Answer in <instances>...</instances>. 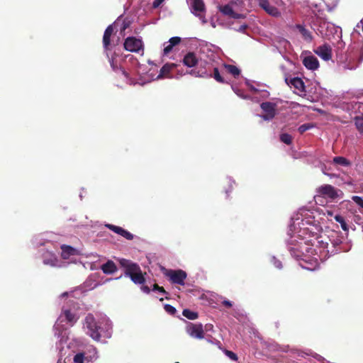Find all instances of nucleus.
I'll list each match as a JSON object with an SVG mask.
<instances>
[{"instance_id": "nucleus-26", "label": "nucleus", "mask_w": 363, "mask_h": 363, "mask_svg": "<svg viewBox=\"0 0 363 363\" xmlns=\"http://www.w3.org/2000/svg\"><path fill=\"white\" fill-rule=\"evenodd\" d=\"M216 81L219 83H225L224 78L220 74L219 70L218 67L213 68L212 77Z\"/></svg>"}, {"instance_id": "nucleus-51", "label": "nucleus", "mask_w": 363, "mask_h": 363, "mask_svg": "<svg viewBox=\"0 0 363 363\" xmlns=\"http://www.w3.org/2000/svg\"><path fill=\"white\" fill-rule=\"evenodd\" d=\"M176 363H179V362H176Z\"/></svg>"}, {"instance_id": "nucleus-16", "label": "nucleus", "mask_w": 363, "mask_h": 363, "mask_svg": "<svg viewBox=\"0 0 363 363\" xmlns=\"http://www.w3.org/2000/svg\"><path fill=\"white\" fill-rule=\"evenodd\" d=\"M199 62L198 58L196 57L194 52H188L183 59V63L188 67H195Z\"/></svg>"}, {"instance_id": "nucleus-18", "label": "nucleus", "mask_w": 363, "mask_h": 363, "mask_svg": "<svg viewBox=\"0 0 363 363\" xmlns=\"http://www.w3.org/2000/svg\"><path fill=\"white\" fill-rule=\"evenodd\" d=\"M61 257L64 259H67L71 256L77 255L78 254L77 250L69 245H63L61 246Z\"/></svg>"}, {"instance_id": "nucleus-34", "label": "nucleus", "mask_w": 363, "mask_h": 363, "mask_svg": "<svg viewBox=\"0 0 363 363\" xmlns=\"http://www.w3.org/2000/svg\"><path fill=\"white\" fill-rule=\"evenodd\" d=\"M225 354L232 360L237 361L238 360V356L235 353H234L232 351L225 350Z\"/></svg>"}, {"instance_id": "nucleus-37", "label": "nucleus", "mask_w": 363, "mask_h": 363, "mask_svg": "<svg viewBox=\"0 0 363 363\" xmlns=\"http://www.w3.org/2000/svg\"><path fill=\"white\" fill-rule=\"evenodd\" d=\"M84 355L82 354H77L74 357V361L77 363H83Z\"/></svg>"}, {"instance_id": "nucleus-11", "label": "nucleus", "mask_w": 363, "mask_h": 363, "mask_svg": "<svg viewBox=\"0 0 363 363\" xmlns=\"http://www.w3.org/2000/svg\"><path fill=\"white\" fill-rule=\"evenodd\" d=\"M106 227L109 230H112L115 233L121 235L128 240H132L133 239V235L128 232V230L123 229V228L117 225H114L113 224H106Z\"/></svg>"}, {"instance_id": "nucleus-9", "label": "nucleus", "mask_w": 363, "mask_h": 363, "mask_svg": "<svg viewBox=\"0 0 363 363\" xmlns=\"http://www.w3.org/2000/svg\"><path fill=\"white\" fill-rule=\"evenodd\" d=\"M260 7H262L268 14L274 17H278L281 16V13L279 9L269 4L268 0H257Z\"/></svg>"}, {"instance_id": "nucleus-7", "label": "nucleus", "mask_w": 363, "mask_h": 363, "mask_svg": "<svg viewBox=\"0 0 363 363\" xmlns=\"http://www.w3.org/2000/svg\"><path fill=\"white\" fill-rule=\"evenodd\" d=\"M277 105L275 103L265 101L260 104V108L264 112V114L262 118L264 121H271L277 115Z\"/></svg>"}, {"instance_id": "nucleus-42", "label": "nucleus", "mask_w": 363, "mask_h": 363, "mask_svg": "<svg viewBox=\"0 0 363 363\" xmlns=\"http://www.w3.org/2000/svg\"><path fill=\"white\" fill-rule=\"evenodd\" d=\"M141 290L145 294H150L151 291L149 286L144 285L141 286Z\"/></svg>"}, {"instance_id": "nucleus-8", "label": "nucleus", "mask_w": 363, "mask_h": 363, "mask_svg": "<svg viewBox=\"0 0 363 363\" xmlns=\"http://www.w3.org/2000/svg\"><path fill=\"white\" fill-rule=\"evenodd\" d=\"M187 332L191 337L198 339H202L204 336L202 324L189 323L187 327Z\"/></svg>"}, {"instance_id": "nucleus-1", "label": "nucleus", "mask_w": 363, "mask_h": 363, "mask_svg": "<svg viewBox=\"0 0 363 363\" xmlns=\"http://www.w3.org/2000/svg\"><path fill=\"white\" fill-rule=\"evenodd\" d=\"M120 265L125 269V276L130 278L135 284H143L145 279L142 273L140 266L126 259L119 260Z\"/></svg>"}, {"instance_id": "nucleus-35", "label": "nucleus", "mask_w": 363, "mask_h": 363, "mask_svg": "<svg viewBox=\"0 0 363 363\" xmlns=\"http://www.w3.org/2000/svg\"><path fill=\"white\" fill-rule=\"evenodd\" d=\"M152 291H159V292H160V293H162V294H167V292L165 291V289H164V287H162V286H159L158 284H153V286H152Z\"/></svg>"}, {"instance_id": "nucleus-50", "label": "nucleus", "mask_w": 363, "mask_h": 363, "mask_svg": "<svg viewBox=\"0 0 363 363\" xmlns=\"http://www.w3.org/2000/svg\"><path fill=\"white\" fill-rule=\"evenodd\" d=\"M163 300H164V298H160V301H162Z\"/></svg>"}, {"instance_id": "nucleus-43", "label": "nucleus", "mask_w": 363, "mask_h": 363, "mask_svg": "<svg viewBox=\"0 0 363 363\" xmlns=\"http://www.w3.org/2000/svg\"><path fill=\"white\" fill-rule=\"evenodd\" d=\"M247 27H248L247 25L243 24L240 26V28L238 29V31L244 33L245 31V30L247 28Z\"/></svg>"}, {"instance_id": "nucleus-25", "label": "nucleus", "mask_w": 363, "mask_h": 363, "mask_svg": "<svg viewBox=\"0 0 363 363\" xmlns=\"http://www.w3.org/2000/svg\"><path fill=\"white\" fill-rule=\"evenodd\" d=\"M334 219L340 224L342 229L344 231H348L349 228L347 223L345 220V218L340 214H337L334 216Z\"/></svg>"}, {"instance_id": "nucleus-6", "label": "nucleus", "mask_w": 363, "mask_h": 363, "mask_svg": "<svg viewBox=\"0 0 363 363\" xmlns=\"http://www.w3.org/2000/svg\"><path fill=\"white\" fill-rule=\"evenodd\" d=\"M212 65L204 61L201 62L197 69H192L189 73L201 78H211L212 77Z\"/></svg>"}, {"instance_id": "nucleus-40", "label": "nucleus", "mask_w": 363, "mask_h": 363, "mask_svg": "<svg viewBox=\"0 0 363 363\" xmlns=\"http://www.w3.org/2000/svg\"><path fill=\"white\" fill-rule=\"evenodd\" d=\"M164 0H154L152 3L153 8L159 7Z\"/></svg>"}, {"instance_id": "nucleus-38", "label": "nucleus", "mask_w": 363, "mask_h": 363, "mask_svg": "<svg viewBox=\"0 0 363 363\" xmlns=\"http://www.w3.org/2000/svg\"><path fill=\"white\" fill-rule=\"evenodd\" d=\"M317 242L320 247L323 249L328 247V243L326 241H324L323 240H319V238H317Z\"/></svg>"}, {"instance_id": "nucleus-30", "label": "nucleus", "mask_w": 363, "mask_h": 363, "mask_svg": "<svg viewBox=\"0 0 363 363\" xmlns=\"http://www.w3.org/2000/svg\"><path fill=\"white\" fill-rule=\"evenodd\" d=\"M313 127L314 125L313 123H304L298 127V130L301 134H303V133H305L308 130L311 129Z\"/></svg>"}, {"instance_id": "nucleus-17", "label": "nucleus", "mask_w": 363, "mask_h": 363, "mask_svg": "<svg viewBox=\"0 0 363 363\" xmlns=\"http://www.w3.org/2000/svg\"><path fill=\"white\" fill-rule=\"evenodd\" d=\"M113 33V27L112 25L108 26L104 33L103 36V45L104 49L107 51L109 50V46L111 44V36Z\"/></svg>"}, {"instance_id": "nucleus-4", "label": "nucleus", "mask_w": 363, "mask_h": 363, "mask_svg": "<svg viewBox=\"0 0 363 363\" xmlns=\"http://www.w3.org/2000/svg\"><path fill=\"white\" fill-rule=\"evenodd\" d=\"M123 48L125 50L131 52L139 53L144 52V44L141 39L131 36L125 39Z\"/></svg>"}, {"instance_id": "nucleus-39", "label": "nucleus", "mask_w": 363, "mask_h": 363, "mask_svg": "<svg viewBox=\"0 0 363 363\" xmlns=\"http://www.w3.org/2000/svg\"><path fill=\"white\" fill-rule=\"evenodd\" d=\"M173 46L169 43L164 48V55H168L172 50Z\"/></svg>"}, {"instance_id": "nucleus-44", "label": "nucleus", "mask_w": 363, "mask_h": 363, "mask_svg": "<svg viewBox=\"0 0 363 363\" xmlns=\"http://www.w3.org/2000/svg\"><path fill=\"white\" fill-rule=\"evenodd\" d=\"M110 64H111V66L112 69H113L114 71H116V70L118 69V67H117V65L114 63V61H113V58H111V59L110 60Z\"/></svg>"}, {"instance_id": "nucleus-2", "label": "nucleus", "mask_w": 363, "mask_h": 363, "mask_svg": "<svg viewBox=\"0 0 363 363\" xmlns=\"http://www.w3.org/2000/svg\"><path fill=\"white\" fill-rule=\"evenodd\" d=\"M161 272L167 277L172 284L184 285V281L186 279L187 274L182 269H169L164 267H161Z\"/></svg>"}, {"instance_id": "nucleus-21", "label": "nucleus", "mask_w": 363, "mask_h": 363, "mask_svg": "<svg viewBox=\"0 0 363 363\" xmlns=\"http://www.w3.org/2000/svg\"><path fill=\"white\" fill-rule=\"evenodd\" d=\"M62 315L65 316V320L70 326H73L78 320L75 313H72L70 310H64Z\"/></svg>"}, {"instance_id": "nucleus-12", "label": "nucleus", "mask_w": 363, "mask_h": 363, "mask_svg": "<svg viewBox=\"0 0 363 363\" xmlns=\"http://www.w3.org/2000/svg\"><path fill=\"white\" fill-rule=\"evenodd\" d=\"M191 5L192 13L201 18V13H204L206 11V6L203 0H191Z\"/></svg>"}, {"instance_id": "nucleus-22", "label": "nucleus", "mask_w": 363, "mask_h": 363, "mask_svg": "<svg viewBox=\"0 0 363 363\" xmlns=\"http://www.w3.org/2000/svg\"><path fill=\"white\" fill-rule=\"evenodd\" d=\"M296 28L298 29L299 33L301 34L304 40L311 42L313 40L311 33L307 30L303 25L296 24Z\"/></svg>"}, {"instance_id": "nucleus-20", "label": "nucleus", "mask_w": 363, "mask_h": 363, "mask_svg": "<svg viewBox=\"0 0 363 363\" xmlns=\"http://www.w3.org/2000/svg\"><path fill=\"white\" fill-rule=\"evenodd\" d=\"M177 67L174 63H167L160 69L157 78H164L168 77L170 72Z\"/></svg>"}, {"instance_id": "nucleus-24", "label": "nucleus", "mask_w": 363, "mask_h": 363, "mask_svg": "<svg viewBox=\"0 0 363 363\" xmlns=\"http://www.w3.org/2000/svg\"><path fill=\"white\" fill-rule=\"evenodd\" d=\"M333 162L344 167H348L351 164V162L347 158L340 156L335 157Z\"/></svg>"}, {"instance_id": "nucleus-13", "label": "nucleus", "mask_w": 363, "mask_h": 363, "mask_svg": "<svg viewBox=\"0 0 363 363\" xmlns=\"http://www.w3.org/2000/svg\"><path fill=\"white\" fill-rule=\"evenodd\" d=\"M303 65L311 70H315L319 67V62L313 55L305 57L303 60Z\"/></svg>"}, {"instance_id": "nucleus-15", "label": "nucleus", "mask_w": 363, "mask_h": 363, "mask_svg": "<svg viewBox=\"0 0 363 363\" xmlns=\"http://www.w3.org/2000/svg\"><path fill=\"white\" fill-rule=\"evenodd\" d=\"M286 83L289 85H292L295 89H298L301 92L306 91V87L304 85V82L299 77H294L290 79L289 80L286 78L285 79Z\"/></svg>"}, {"instance_id": "nucleus-3", "label": "nucleus", "mask_w": 363, "mask_h": 363, "mask_svg": "<svg viewBox=\"0 0 363 363\" xmlns=\"http://www.w3.org/2000/svg\"><path fill=\"white\" fill-rule=\"evenodd\" d=\"M84 328L86 329V334L92 339L99 340L101 335L99 333L100 327L97 325L95 318L91 313L87 314L84 320Z\"/></svg>"}, {"instance_id": "nucleus-14", "label": "nucleus", "mask_w": 363, "mask_h": 363, "mask_svg": "<svg viewBox=\"0 0 363 363\" xmlns=\"http://www.w3.org/2000/svg\"><path fill=\"white\" fill-rule=\"evenodd\" d=\"M220 11L223 15L232 18L238 19L245 17L244 15L242 14L235 13L233 9V7L229 4H226L223 6H221L220 8Z\"/></svg>"}, {"instance_id": "nucleus-10", "label": "nucleus", "mask_w": 363, "mask_h": 363, "mask_svg": "<svg viewBox=\"0 0 363 363\" xmlns=\"http://www.w3.org/2000/svg\"><path fill=\"white\" fill-rule=\"evenodd\" d=\"M315 52L325 61L330 60L332 57V48L328 44L318 47L317 49L315 50Z\"/></svg>"}, {"instance_id": "nucleus-46", "label": "nucleus", "mask_w": 363, "mask_h": 363, "mask_svg": "<svg viewBox=\"0 0 363 363\" xmlns=\"http://www.w3.org/2000/svg\"><path fill=\"white\" fill-rule=\"evenodd\" d=\"M363 60V50L362 52V55L361 56L359 57V63L362 62Z\"/></svg>"}, {"instance_id": "nucleus-5", "label": "nucleus", "mask_w": 363, "mask_h": 363, "mask_svg": "<svg viewBox=\"0 0 363 363\" xmlns=\"http://www.w3.org/2000/svg\"><path fill=\"white\" fill-rule=\"evenodd\" d=\"M338 191H340V190L335 189L330 184H323L316 189L317 195L315 198L320 196L335 200L339 196Z\"/></svg>"}, {"instance_id": "nucleus-45", "label": "nucleus", "mask_w": 363, "mask_h": 363, "mask_svg": "<svg viewBox=\"0 0 363 363\" xmlns=\"http://www.w3.org/2000/svg\"><path fill=\"white\" fill-rule=\"evenodd\" d=\"M326 215L332 217L333 216V213L331 211H327Z\"/></svg>"}, {"instance_id": "nucleus-41", "label": "nucleus", "mask_w": 363, "mask_h": 363, "mask_svg": "<svg viewBox=\"0 0 363 363\" xmlns=\"http://www.w3.org/2000/svg\"><path fill=\"white\" fill-rule=\"evenodd\" d=\"M222 304L223 306H224L225 307L228 308H230L232 307L233 304L231 303V301H228V300H224L223 302H222Z\"/></svg>"}, {"instance_id": "nucleus-33", "label": "nucleus", "mask_w": 363, "mask_h": 363, "mask_svg": "<svg viewBox=\"0 0 363 363\" xmlns=\"http://www.w3.org/2000/svg\"><path fill=\"white\" fill-rule=\"evenodd\" d=\"M164 308L165 311L171 315H174L177 312L176 308L169 304H165Z\"/></svg>"}, {"instance_id": "nucleus-23", "label": "nucleus", "mask_w": 363, "mask_h": 363, "mask_svg": "<svg viewBox=\"0 0 363 363\" xmlns=\"http://www.w3.org/2000/svg\"><path fill=\"white\" fill-rule=\"evenodd\" d=\"M226 71L232 74L235 78L238 77L240 74V69L236 66L233 65H224Z\"/></svg>"}, {"instance_id": "nucleus-32", "label": "nucleus", "mask_w": 363, "mask_h": 363, "mask_svg": "<svg viewBox=\"0 0 363 363\" xmlns=\"http://www.w3.org/2000/svg\"><path fill=\"white\" fill-rule=\"evenodd\" d=\"M352 201L357 204L359 206L363 208V198L358 196H353L352 197Z\"/></svg>"}, {"instance_id": "nucleus-31", "label": "nucleus", "mask_w": 363, "mask_h": 363, "mask_svg": "<svg viewBox=\"0 0 363 363\" xmlns=\"http://www.w3.org/2000/svg\"><path fill=\"white\" fill-rule=\"evenodd\" d=\"M57 259L55 257H51L50 258H44L43 263L46 265H50L52 267H55L57 265Z\"/></svg>"}, {"instance_id": "nucleus-28", "label": "nucleus", "mask_w": 363, "mask_h": 363, "mask_svg": "<svg viewBox=\"0 0 363 363\" xmlns=\"http://www.w3.org/2000/svg\"><path fill=\"white\" fill-rule=\"evenodd\" d=\"M280 140L286 144V145H291L292 143V137L291 135L288 134V133H281L280 135Z\"/></svg>"}, {"instance_id": "nucleus-36", "label": "nucleus", "mask_w": 363, "mask_h": 363, "mask_svg": "<svg viewBox=\"0 0 363 363\" xmlns=\"http://www.w3.org/2000/svg\"><path fill=\"white\" fill-rule=\"evenodd\" d=\"M181 42L179 37H172L169 39V43L174 47Z\"/></svg>"}, {"instance_id": "nucleus-19", "label": "nucleus", "mask_w": 363, "mask_h": 363, "mask_svg": "<svg viewBox=\"0 0 363 363\" xmlns=\"http://www.w3.org/2000/svg\"><path fill=\"white\" fill-rule=\"evenodd\" d=\"M101 269L106 274H112L118 270V268L113 261L108 260L101 266Z\"/></svg>"}, {"instance_id": "nucleus-48", "label": "nucleus", "mask_w": 363, "mask_h": 363, "mask_svg": "<svg viewBox=\"0 0 363 363\" xmlns=\"http://www.w3.org/2000/svg\"><path fill=\"white\" fill-rule=\"evenodd\" d=\"M281 264L280 262H279V263L277 264V267H281Z\"/></svg>"}, {"instance_id": "nucleus-29", "label": "nucleus", "mask_w": 363, "mask_h": 363, "mask_svg": "<svg viewBox=\"0 0 363 363\" xmlns=\"http://www.w3.org/2000/svg\"><path fill=\"white\" fill-rule=\"evenodd\" d=\"M354 123L357 129L361 133H363V116L359 117L357 116L354 118Z\"/></svg>"}, {"instance_id": "nucleus-49", "label": "nucleus", "mask_w": 363, "mask_h": 363, "mask_svg": "<svg viewBox=\"0 0 363 363\" xmlns=\"http://www.w3.org/2000/svg\"><path fill=\"white\" fill-rule=\"evenodd\" d=\"M127 28V26L126 25H124L123 27V30H125Z\"/></svg>"}, {"instance_id": "nucleus-47", "label": "nucleus", "mask_w": 363, "mask_h": 363, "mask_svg": "<svg viewBox=\"0 0 363 363\" xmlns=\"http://www.w3.org/2000/svg\"><path fill=\"white\" fill-rule=\"evenodd\" d=\"M122 72L125 77H128V74L124 69H122Z\"/></svg>"}, {"instance_id": "nucleus-27", "label": "nucleus", "mask_w": 363, "mask_h": 363, "mask_svg": "<svg viewBox=\"0 0 363 363\" xmlns=\"http://www.w3.org/2000/svg\"><path fill=\"white\" fill-rule=\"evenodd\" d=\"M182 315L189 320H195L198 318V313L189 309H184Z\"/></svg>"}]
</instances>
